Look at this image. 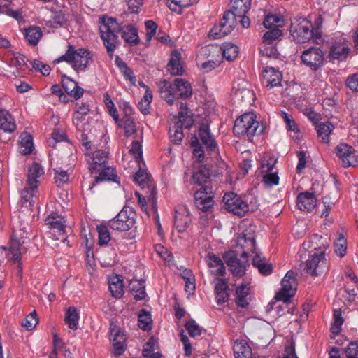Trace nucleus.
Masks as SVG:
<instances>
[{
  "label": "nucleus",
  "mask_w": 358,
  "mask_h": 358,
  "mask_svg": "<svg viewBox=\"0 0 358 358\" xmlns=\"http://www.w3.org/2000/svg\"><path fill=\"white\" fill-rule=\"evenodd\" d=\"M266 29H272L273 28L279 29L284 24V20L282 17L276 15H268L265 17L263 22Z\"/></svg>",
  "instance_id": "47"
},
{
  "label": "nucleus",
  "mask_w": 358,
  "mask_h": 358,
  "mask_svg": "<svg viewBox=\"0 0 358 358\" xmlns=\"http://www.w3.org/2000/svg\"><path fill=\"white\" fill-rule=\"evenodd\" d=\"M282 35V31L279 29L273 28L266 32L263 36V41L265 43L271 44L275 40L278 39Z\"/></svg>",
  "instance_id": "58"
},
{
  "label": "nucleus",
  "mask_w": 358,
  "mask_h": 358,
  "mask_svg": "<svg viewBox=\"0 0 358 358\" xmlns=\"http://www.w3.org/2000/svg\"><path fill=\"white\" fill-rule=\"evenodd\" d=\"M310 243L312 244L313 250L317 252L307 260L306 269L308 273L313 276H318L326 273L329 268L324 256V251L329 246V240L327 237L316 234L311 238L309 242L304 243L303 246L306 247L308 245V248H310Z\"/></svg>",
  "instance_id": "2"
},
{
  "label": "nucleus",
  "mask_w": 358,
  "mask_h": 358,
  "mask_svg": "<svg viewBox=\"0 0 358 358\" xmlns=\"http://www.w3.org/2000/svg\"><path fill=\"white\" fill-rule=\"evenodd\" d=\"M223 259L229 267L230 271L234 275L243 276L248 264V256L247 252L243 251L241 257L238 258L234 251H227L223 255Z\"/></svg>",
  "instance_id": "10"
},
{
  "label": "nucleus",
  "mask_w": 358,
  "mask_h": 358,
  "mask_svg": "<svg viewBox=\"0 0 358 358\" xmlns=\"http://www.w3.org/2000/svg\"><path fill=\"white\" fill-rule=\"evenodd\" d=\"M194 203L196 208L203 212L208 211L213 206L214 201L211 188L208 186L201 187L194 193Z\"/></svg>",
  "instance_id": "18"
},
{
  "label": "nucleus",
  "mask_w": 358,
  "mask_h": 358,
  "mask_svg": "<svg viewBox=\"0 0 358 358\" xmlns=\"http://www.w3.org/2000/svg\"><path fill=\"white\" fill-rule=\"evenodd\" d=\"M115 63L127 79L132 80L134 78L133 76L132 71L128 67L127 64L124 62H123L121 59L117 57L115 59Z\"/></svg>",
  "instance_id": "62"
},
{
  "label": "nucleus",
  "mask_w": 358,
  "mask_h": 358,
  "mask_svg": "<svg viewBox=\"0 0 358 358\" xmlns=\"http://www.w3.org/2000/svg\"><path fill=\"white\" fill-rule=\"evenodd\" d=\"M282 75L273 67H267L262 74V83L268 90L280 85Z\"/></svg>",
  "instance_id": "22"
},
{
  "label": "nucleus",
  "mask_w": 358,
  "mask_h": 358,
  "mask_svg": "<svg viewBox=\"0 0 358 358\" xmlns=\"http://www.w3.org/2000/svg\"><path fill=\"white\" fill-rule=\"evenodd\" d=\"M80 316L78 310L73 307H69L65 313L64 322L68 327L71 329H76Z\"/></svg>",
  "instance_id": "40"
},
{
  "label": "nucleus",
  "mask_w": 358,
  "mask_h": 358,
  "mask_svg": "<svg viewBox=\"0 0 358 358\" xmlns=\"http://www.w3.org/2000/svg\"><path fill=\"white\" fill-rule=\"evenodd\" d=\"M233 349L235 358H252L251 348L243 338L237 339Z\"/></svg>",
  "instance_id": "30"
},
{
  "label": "nucleus",
  "mask_w": 358,
  "mask_h": 358,
  "mask_svg": "<svg viewBox=\"0 0 358 358\" xmlns=\"http://www.w3.org/2000/svg\"><path fill=\"white\" fill-rule=\"evenodd\" d=\"M193 3L192 0H168L167 4L169 8L177 11L178 8H187Z\"/></svg>",
  "instance_id": "60"
},
{
  "label": "nucleus",
  "mask_w": 358,
  "mask_h": 358,
  "mask_svg": "<svg viewBox=\"0 0 358 358\" xmlns=\"http://www.w3.org/2000/svg\"><path fill=\"white\" fill-rule=\"evenodd\" d=\"M185 328L189 336H200L201 334H206V331L202 329L193 320H190L186 322Z\"/></svg>",
  "instance_id": "50"
},
{
  "label": "nucleus",
  "mask_w": 358,
  "mask_h": 358,
  "mask_svg": "<svg viewBox=\"0 0 358 358\" xmlns=\"http://www.w3.org/2000/svg\"><path fill=\"white\" fill-rule=\"evenodd\" d=\"M54 171L55 173V180L57 186L62 185L68 182L69 175L67 170H63L59 167L54 169Z\"/></svg>",
  "instance_id": "53"
},
{
  "label": "nucleus",
  "mask_w": 358,
  "mask_h": 358,
  "mask_svg": "<svg viewBox=\"0 0 358 358\" xmlns=\"http://www.w3.org/2000/svg\"><path fill=\"white\" fill-rule=\"evenodd\" d=\"M38 322L37 314L35 310L29 313L22 321V325L27 330H32Z\"/></svg>",
  "instance_id": "51"
},
{
  "label": "nucleus",
  "mask_w": 358,
  "mask_h": 358,
  "mask_svg": "<svg viewBox=\"0 0 358 358\" xmlns=\"http://www.w3.org/2000/svg\"><path fill=\"white\" fill-rule=\"evenodd\" d=\"M97 173H99V176L94 177L96 182L103 180H111L118 182V181L116 180L117 176L113 167L106 165L103 169H101Z\"/></svg>",
  "instance_id": "43"
},
{
  "label": "nucleus",
  "mask_w": 358,
  "mask_h": 358,
  "mask_svg": "<svg viewBox=\"0 0 358 358\" xmlns=\"http://www.w3.org/2000/svg\"><path fill=\"white\" fill-rule=\"evenodd\" d=\"M313 30V24L305 18H300L292 22L290 34L293 40L300 43H306L310 40L317 44L322 43V36L317 31Z\"/></svg>",
  "instance_id": "6"
},
{
  "label": "nucleus",
  "mask_w": 358,
  "mask_h": 358,
  "mask_svg": "<svg viewBox=\"0 0 358 358\" xmlns=\"http://www.w3.org/2000/svg\"><path fill=\"white\" fill-rule=\"evenodd\" d=\"M324 55V52L320 48L312 47L303 51L301 58L303 64L313 71H317L323 66Z\"/></svg>",
  "instance_id": "16"
},
{
  "label": "nucleus",
  "mask_w": 358,
  "mask_h": 358,
  "mask_svg": "<svg viewBox=\"0 0 358 358\" xmlns=\"http://www.w3.org/2000/svg\"><path fill=\"white\" fill-rule=\"evenodd\" d=\"M0 129L11 133L16 129V124L11 115L6 110H0Z\"/></svg>",
  "instance_id": "38"
},
{
  "label": "nucleus",
  "mask_w": 358,
  "mask_h": 358,
  "mask_svg": "<svg viewBox=\"0 0 358 358\" xmlns=\"http://www.w3.org/2000/svg\"><path fill=\"white\" fill-rule=\"evenodd\" d=\"M102 24L100 26V33L103 41L107 52L112 57L113 52L117 45V34L122 31V36L126 43L131 45L139 43V37L137 29L132 24L121 26L115 18L103 17Z\"/></svg>",
  "instance_id": "1"
},
{
  "label": "nucleus",
  "mask_w": 358,
  "mask_h": 358,
  "mask_svg": "<svg viewBox=\"0 0 358 358\" xmlns=\"http://www.w3.org/2000/svg\"><path fill=\"white\" fill-rule=\"evenodd\" d=\"M168 71L173 76H180L184 72V67L181 61V55L178 51L171 54V58L167 65Z\"/></svg>",
  "instance_id": "27"
},
{
  "label": "nucleus",
  "mask_w": 358,
  "mask_h": 358,
  "mask_svg": "<svg viewBox=\"0 0 358 358\" xmlns=\"http://www.w3.org/2000/svg\"><path fill=\"white\" fill-rule=\"evenodd\" d=\"M45 224L52 231L51 233L55 237V239H62L63 242L66 241V225L63 217L52 213L45 219Z\"/></svg>",
  "instance_id": "17"
},
{
  "label": "nucleus",
  "mask_w": 358,
  "mask_h": 358,
  "mask_svg": "<svg viewBox=\"0 0 358 358\" xmlns=\"http://www.w3.org/2000/svg\"><path fill=\"white\" fill-rule=\"evenodd\" d=\"M90 60H91V56L88 50L83 48L75 50L71 45H69L65 55L57 59V62L65 61L72 64V67L76 71H85Z\"/></svg>",
  "instance_id": "8"
},
{
  "label": "nucleus",
  "mask_w": 358,
  "mask_h": 358,
  "mask_svg": "<svg viewBox=\"0 0 358 358\" xmlns=\"http://www.w3.org/2000/svg\"><path fill=\"white\" fill-rule=\"evenodd\" d=\"M191 221L189 212L187 208L185 206H179L176 210L174 224L178 232H184Z\"/></svg>",
  "instance_id": "21"
},
{
  "label": "nucleus",
  "mask_w": 358,
  "mask_h": 358,
  "mask_svg": "<svg viewBox=\"0 0 358 358\" xmlns=\"http://www.w3.org/2000/svg\"><path fill=\"white\" fill-rule=\"evenodd\" d=\"M226 209L238 216H243L249 211L248 203L234 192H227L222 199Z\"/></svg>",
  "instance_id": "14"
},
{
  "label": "nucleus",
  "mask_w": 358,
  "mask_h": 358,
  "mask_svg": "<svg viewBox=\"0 0 358 358\" xmlns=\"http://www.w3.org/2000/svg\"><path fill=\"white\" fill-rule=\"evenodd\" d=\"M210 178V169L206 165H201L192 176L194 182L201 187H204Z\"/></svg>",
  "instance_id": "41"
},
{
  "label": "nucleus",
  "mask_w": 358,
  "mask_h": 358,
  "mask_svg": "<svg viewBox=\"0 0 358 358\" xmlns=\"http://www.w3.org/2000/svg\"><path fill=\"white\" fill-rule=\"evenodd\" d=\"M251 301V295L248 285L242 283L236 290V303L241 308L247 307Z\"/></svg>",
  "instance_id": "28"
},
{
  "label": "nucleus",
  "mask_w": 358,
  "mask_h": 358,
  "mask_svg": "<svg viewBox=\"0 0 358 358\" xmlns=\"http://www.w3.org/2000/svg\"><path fill=\"white\" fill-rule=\"evenodd\" d=\"M347 242L343 236H340L334 243L335 253L341 257L345 256L347 249Z\"/></svg>",
  "instance_id": "57"
},
{
  "label": "nucleus",
  "mask_w": 358,
  "mask_h": 358,
  "mask_svg": "<svg viewBox=\"0 0 358 358\" xmlns=\"http://www.w3.org/2000/svg\"><path fill=\"white\" fill-rule=\"evenodd\" d=\"M170 121L171 122L169 128V138L173 143L178 144L184 137L182 128L189 129L194 123L192 113L188 110L185 103H181L178 116L173 115L170 117Z\"/></svg>",
  "instance_id": "4"
},
{
  "label": "nucleus",
  "mask_w": 358,
  "mask_h": 358,
  "mask_svg": "<svg viewBox=\"0 0 358 358\" xmlns=\"http://www.w3.org/2000/svg\"><path fill=\"white\" fill-rule=\"evenodd\" d=\"M64 142L66 147H71V144L67 141L66 136L65 134L59 130H55L52 134L51 139L49 140V145L54 148L56 147L57 143Z\"/></svg>",
  "instance_id": "49"
},
{
  "label": "nucleus",
  "mask_w": 358,
  "mask_h": 358,
  "mask_svg": "<svg viewBox=\"0 0 358 358\" xmlns=\"http://www.w3.org/2000/svg\"><path fill=\"white\" fill-rule=\"evenodd\" d=\"M161 96L170 105L179 98L187 99L192 96L190 83L182 78H176L173 83L164 80L161 85Z\"/></svg>",
  "instance_id": "3"
},
{
  "label": "nucleus",
  "mask_w": 358,
  "mask_h": 358,
  "mask_svg": "<svg viewBox=\"0 0 358 358\" xmlns=\"http://www.w3.org/2000/svg\"><path fill=\"white\" fill-rule=\"evenodd\" d=\"M109 289L112 296L120 299L123 296L124 284L121 278L118 275L112 276L108 280Z\"/></svg>",
  "instance_id": "37"
},
{
  "label": "nucleus",
  "mask_w": 358,
  "mask_h": 358,
  "mask_svg": "<svg viewBox=\"0 0 358 358\" xmlns=\"http://www.w3.org/2000/svg\"><path fill=\"white\" fill-rule=\"evenodd\" d=\"M151 317L145 310H141L138 315V326L143 330L150 329Z\"/></svg>",
  "instance_id": "55"
},
{
  "label": "nucleus",
  "mask_w": 358,
  "mask_h": 358,
  "mask_svg": "<svg viewBox=\"0 0 358 358\" xmlns=\"http://www.w3.org/2000/svg\"><path fill=\"white\" fill-rule=\"evenodd\" d=\"M229 287L227 281L219 278L215 287V299L217 303H223L229 299Z\"/></svg>",
  "instance_id": "35"
},
{
  "label": "nucleus",
  "mask_w": 358,
  "mask_h": 358,
  "mask_svg": "<svg viewBox=\"0 0 358 358\" xmlns=\"http://www.w3.org/2000/svg\"><path fill=\"white\" fill-rule=\"evenodd\" d=\"M281 289L277 292L275 298L278 301L288 303L296 291L297 282L294 277V273L289 271L281 281Z\"/></svg>",
  "instance_id": "15"
},
{
  "label": "nucleus",
  "mask_w": 358,
  "mask_h": 358,
  "mask_svg": "<svg viewBox=\"0 0 358 358\" xmlns=\"http://www.w3.org/2000/svg\"><path fill=\"white\" fill-rule=\"evenodd\" d=\"M129 152L134 157L136 162L138 164V166H140V162L142 159L143 152L142 146L138 141H133L131 148L129 150Z\"/></svg>",
  "instance_id": "59"
},
{
  "label": "nucleus",
  "mask_w": 358,
  "mask_h": 358,
  "mask_svg": "<svg viewBox=\"0 0 358 358\" xmlns=\"http://www.w3.org/2000/svg\"><path fill=\"white\" fill-rule=\"evenodd\" d=\"M208 266L215 275L222 276L225 273V266L223 261L215 254H209L206 257Z\"/></svg>",
  "instance_id": "29"
},
{
  "label": "nucleus",
  "mask_w": 358,
  "mask_h": 358,
  "mask_svg": "<svg viewBox=\"0 0 358 358\" xmlns=\"http://www.w3.org/2000/svg\"><path fill=\"white\" fill-rule=\"evenodd\" d=\"M42 34V31L38 27H30L26 29L24 32L25 38L31 45H37Z\"/></svg>",
  "instance_id": "45"
},
{
  "label": "nucleus",
  "mask_w": 358,
  "mask_h": 358,
  "mask_svg": "<svg viewBox=\"0 0 358 358\" xmlns=\"http://www.w3.org/2000/svg\"><path fill=\"white\" fill-rule=\"evenodd\" d=\"M336 155L341 159L344 166L358 165V156L355 150L345 143H341L336 148Z\"/></svg>",
  "instance_id": "19"
},
{
  "label": "nucleus",
  "mask_w": 358,
  "mask_h": 358,
  "mask_svg": "<svg viewBox=\"0 0 358 358\" xmlns=\"http://www.w3.org/2000/svg\"><path fill=\"white\" fill-rule=\"evenodd\" d=\"M9 251L11 255V259L15 262H19L21 259L20 244L17 241H12L10 245Z\"/></svg>",
  "instance_id": "56"
},
{
  "label": "nucleus",
  "mask_w": 358,
  "mask_h": 358,
  "mask_svg": "<svg viewBox=\"0 0 358 358\" xmlns=\"http://www.w3.org/2000/svg\"><path fill=\"white\" fill-rule=\"evenodd\" d=\"M350 48L345 39L334 43L329 52V57L332 59L343 60L346 59Z\"/></svg>",
  "instance_id": "24"
},
{
  "label": "nucleus",
  "mask_w": 358,
  "mask_h": 358,
  "mask_svg": "<svg viewBox=\"0 0 358 358\" xmlns=\"http://www.w3.org/2000/svg\"><path fill=\"white\" fill-rule=\"evenodd\" d=\"M237 24V17L231 12L225 11L218 24H215L209 33L213 39H219L230 34Z\"/></svg>",
  "instance_id": "11"
},
{
  "label": "nucleus",
  "mask_w": 358,
  "mask_h": 358,
  "mask_svg": "<svg viewBox=\"0 0 358 358\" xmlns=\"http://www.w3.org/2000/svg\"><path fill=\"white\" fill-rule=\"evenodd\" d=\"M135 213L130 208L124 207L120 212L108 222L110 229L119 231L130 229L135 223Z\"/></svg>",
  "instance_id": "12"
},
{
  "label": "nucleus",
  "mask_w": 358,
  "mask_h": 358,
  "mask_svg": "<svg viewBox=\"0 0 358 358\" xmlns=\"http://www.w3.org/2000/svg\"><path fill=\"white\" fill-rule=\"evenodd\" d=\"M265 127L259 121L253 113H245L235 121L233 131L236 136H246L250 141L256 136H260Z\"/></svg>",
  "instance_id": "5"
},
{
  "label": "nucleus",
  "mask_w": 358,
  "mask_h": 358,
  "mask_svg": "<svg viewBox=\"0 0 358 358\" xmlns=\"http://www.w3.org/2000/svg\"><path fill=\"white\" fill-rule=\"evenodd\" d=\"M345 353L348 358H358V341L350 342L345 349Z\"/></svg>",
  "instance_id": "64"
},
{
  "label": "nucleus",
  "mask_w": 358,
  "mask_h": 358,
  "mask_svg": "<svg viewBox=\"0 0 358 358\" xmlns=\"http://www.w3.org/2000/svg\"><path fill=\"white\" fill-rule=\"evenodd\" d=\"M317 199L313 193L304 192L297 197L296 206L301 210L310 211L316 206Z\"/></svg>",
  "instance_id": "25"
},
{
  "label": "nucleus",
  "mask_w": 358,
  "mask_h": 358,
  "mask_svg": "<svg viewBox=\"0 0 358 358\" xmlns=\"http://www.w3.org/2000/svg\"><path fill=\"white\" fill-rule=\"evenodd\" d=\"M43 167L38 163H33L29 169L27 175V186L31 187L34 189L35 187H38L39 180L38 178L43 174Z\"/></svg>",
  "instance_id": "32"
},
{
  "label": "nucleus",
  "mask_w": 358,
  "mask_h": 358,
  "mask_svg": "<svg viewBox=\"0 0 358 358\" xmlns=\"http://www.w3.org/2000/svg\"><path fill=\"white\" fill-rule=\"evenodd\" d=\"M89 112L90 108L88 105L84 103H76L75 113L73 115V122L78 131H82V127H83V122L85 121V116Z\"/></svg>",
  "instance_id": "26"
},
{
  "label": "nucleus",
  "mask_w": 358,
  "mask_h": 358,
  "mask_svg": "<svg viewBox=\"0 0 358 358\" xmlns=\"http://www.w3.org/2000/svg\"><path fill=\"white\" fill-rule=\"evenodd\" d=\"M134 180L145 192L148 202L155 209L157 205V191L155 184L152 181L151 176L145 170L140 167L138 171L134 176Z\"/></svg>",
  "instance_id": "9"
},
{
  "label": "nucleus",
  "mask_w": 358,
  "mask_h": 358,
  "mask_svg": "<svg viewBox=\"0 0 358 358\" xmlns=\"http://www.w3.org/2000/svg\"><path fill=\"white\" fill-rule=\"evenodd\" d=\"M237 245L247 252V256L250 252L254 253L256 250V242L253 235L249 236L242 234L237 240Z\"/></svg>",
  "instance_id": "36"
},
{
  "label": "nucleus",
  "mask_w": 358,
  "mask_h": 358,
  "mask_svg": "<svg viewBox=\"0 0 358 358\" xmlns=\"http://www.w3.org/2000/svg\"><path fill=\"white\" fill-rule=\"evenodd\" d=\"M104 102L108 108L109 114L113 117L115 122L117 123L119 122L118 113L116 108L115 107L114 103L108 94L104 95Z\"/></svg>",
  "instance_id": "61"
},
{
  "label": "nucleus",
  "mask_w": 358,
  "mask_h": 358,
  "mask_svg": "<svg viewBox=\"0 0 358 358\" xmlns=\"http://www.w3.org/2000/svg\"><path fill=\"white\" fill-rule=\"evenodd\" d=\"M253 266L258 268L259 273L264 275H268L273 271L271 264H268L266 259L259 253H256L253 257Z\"/></svg>",
  "instance_id": "39"
},
{
  "label": "nucleus",
  "mask_w": 358,
  "mask_h": 358,
  "mask_svg": "<svg viewBox=\"0 0 358 358\" xmlns=\"http://www.w3.org/2000/svg\"><path fill=\"white\" fill-rule=\"evenodd\" d=\"M122 122V124H119V125L124 127L127 136H130L136 133V125L131 117L127 116Z\"/></svg>",
  "instance_id": "54"
},
{
  "label": "nucleus",
  "mask_w": 358,
  "mask_h": 358,
  "mask_svg": "<svg viewBox=\"0 0 358 358\" xmlns=\"http://www.w3.org/2000/svg\"><path fill=\"white\" fill-rule=\"evenodd\" d=\"M343 322L344 319L342 317L341 310L340 309L334 310L333 315V323L331 327V331L334 334L337 335L341 331V327L343 324Z\"/></svg>",
  "instance_id": "48"
},
{
  "label": "nucleus",
  "mask_w": 358,
  "mask_h": 358,
  "mask_svg": "<svg viewBox=\"0 0 358 358\" xmlns=\"http://www.w3.org/2000/svg\"><path fill=\"white\" fill-rule=\"evenodd\" d=\"M203 51L206 53L207 52H217L221 53L227 60L231 61L237 57L238 53V48L236 45L229 43L224 44L220 48L214 46L206 47L203 49Z\"/></svg>",
  "instance_id": "23"
},
{
  "label": "nucleus",
  "mask_w": 358,
  "mask_h": 358,
  "mask_svg": "<svg viewBox=\"0 0 358 358\" xmlns=\"http://www.w3.org/2000/svg\"><path fill=\"white\" fill-rule=\"evenodd\" d=\"M89 169L92 173H97L105 167L108 160V152L102 150H96L92 155L86 154Z\"/></svg>",
  "instance_id": "20"
},
{
  "label": "nucleus",
  "mask_w": 358,
  "mask_h": 358,
  "mask_svg": "<svg viewBox=\"0 0 358 358\" xmlns=\"http://www.w3.org/2000/svg\"><path fill=\"white\" fill-rule=\"evenodd\" d=\"M158 349L157 339L155 337H150L143 346V356L146 358H162V355Z\"/></svg>",
  "instance_id": "34"
},
{
  "label": "nucleus",
  "mask_w": 358,
  "mask_h": 358,
  "mask_svg": "<svg viewBox=\"0 0 358 358\" xmlns=\"http://www.w3.org/2000/svg\"><path fill=\"white\" fill-rule=\"evenodd\" d=\"M110 342L113 348V354L117 357L123 355L127 350V344L125 337H113Z\"/></svg>",
  "instance_id": "46"
},
{
  "label": "nucleus",
  "mask_w": 358,
  "mask_h": 358,
  "mask_svg": "<svg viewBox=\"0 0 358 358\" xmlns=\"http://www.w3.org/2000/svg\"><path fill=\"white\" fill-rule=\"evenodd\" d=\"M252 0H231V10L227 12H231L234 16H243L245 15L251 7Z\"/></svg>",
  "instance_id": "33"
},
{
  "label": "nucleus",
  "mask_w": 358,
  "mask_h": 358,
  "mask_svg": "<svg viewBox=\"0 0 358 358\" xmlns=\"http://www.w3.org/2000/svg\"><path fill=\"white\" fill-rule=\"evenodd\" d=\"M34 148L32 137L27 133H22L19 139V151L23 155L30 154Z\"/></svg>",
  "instance_id": "42"
},
{
  "label": "nucleus",
  "mask_w": 358,
  "mask_h": 358,
  "mask_svg": "<svg viewBox=\"0 0 358 358\" xmlns=\"http://www.w3.org/2000/svg\"><path fill=\"white\" fill-rule=\"evenodd\" d=\"M129 288L136 301L145 299L147 296L145 281L143 280H131L129 284Z\"/></svg>",
  "instance_id": "31"
},
{
  "label": "nucleus",
  "mask_w": 358,
  "mask_h": 358,
  "mask_svg": "<svg viewBox=\"0 0 358 358\" xmlns=\"http://www.w3.org/2000/svg\"><path fill=\"white\" fill-rule=\"evenodd\" d=\"M345 84L352 91L358 92V72L348 76Z\"/></svg>",
  "instance_id": "63"
},
{
  "label": "nucleus",
  "mask_w": 358,
  "mask_h": 358,
  "mask_svg": "<svg viewBox=\"0 0 358 358\" xmlns=\"http://www.w3.org/2000/svg\"><path fill=\"white\" fill-rule=\"evenodd\" d=\"M277 159L269 155H264L261 166V173L263 176V182L268 186L277 185L279 183L278 169L275 167Z\"/></svg>",
  "instance_id": "13"
},
{
  "label": "nucleus",
  "mask_w": 358,
  "mask_h": 358,
  "mask_svg": "<svg viewBox=\"0 0 358 358\" xmlns=\"http://www.w3.org/2000/svg\"><path fill=\"white\" fill-rule=\"evenodd\" d=\"M334 128V125L329 122H320L316 125L317 136L322 142H329V136Z\"/></svg>",
  "instance_id": "44"
},
{
  "label": "nucleus",
  "mask_w": 358,
  "mask_h": 358,
  "mask_svg": "<svg viewBox=\"0 0 358 358\" xmlns=\"http://www.w3.org/2000/svg\"><path fill=\"white\" fill-rule=\"evenodd\" d=\"M97 231L99 234V245L101 246L107 245L110 240L108 228L104 225H99L97 227Z\"/></svg>",
  "instance_id": "52"
},
{
  "label": "nucleus",
  "mask_w": 358,
  "mask_h": 358,
  "mask_svg": "<svg viewBox=\"0 0 358 358\" xmlns=\"http://www.w3.org/2000/svg\"><path fill=\"white\" fill-rule=\"evenodd\" d=\"M200 141L208 151H214L217 148V143L207 125L202 124L198 131V137L194 136L191 140V147L193 148L194 157L199 162H202L204 159V150Z\"/></svg>",
  "instance_id": "7"
}]
</instances>
